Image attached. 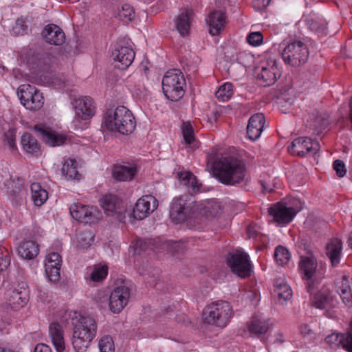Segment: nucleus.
<instances>
[{"instance_id":"nucleus-30","label":"nucleus","mask_w":352,"mask_h":352,"mask_svg":"<svg viewBox=\"0 0 352 352\" xmlns=\"http://www.w3.org/2000/svg\"><path fill=\"white\" fill-rule=\"evenodd\" d=\"M148 199H151L152 197L146 196V198H140L137 201L133 210V215L135 219H144L153 210L151 209L150 201Z\"/></svg>"},{"instance_id":"nucleus-41","label":"nucleus","mask_w":352,"mask_h":352,"mask_svg":"<svg viewBox=\"0 0 352 352\" xmlns=\"http://www.w3.org/2000/svg\"><path fill=\"white\" fill-rule=\"evenodd\" d=\"M233 86L232 83L226 82L221 85L216 91L215 96L222 102L228 100L233 94Z\"/></svg>"},{"instance_id":"nucleus-11","label":"nucleus","mask_w":352,"mask_h":352,"mask_svg":"<svg viewBox=\"0 0 352 352\" xmlns=\"http://www.w3.org/2000/svg\"><path fill=\"white\" fill-rule=\"evenodd\" d=\"M5 186L14 206L20 207L25 202L28 190L23 178L11 176L5 182Z\"/></svg>"},{"instance_id":"nucleus-55","label":"nucleus","mask_w":352,"mask_h":352,"mask_svg":"<svg viewBox=\"0 0 352 352\" xmlns=\"http://www.w3.org/2000/svg\"><path fill=\"white\" fill-rule=\"evenodd\" d=\"M15 137V129H10L4 133V142L10 146V148H14L16 147Z\"/></svg>"},{"instance_id":"nucleus-59","label":"nucleus","mask_w":352,"mask_h":352,"mask_svg":"<svg viewBox=\"0 0 352 352\" xmlns=\"http://www.w3.org/2000/svg\"><path fill=\"white\" fill-rule=\"evenodd\" d=\"M271 0H254L253 7L257 11H261L265 9L270 4Z\"/></svg>"},{"instance_id":"nucleus-61","label":"nucleus","mask_w":352,"mask_h":352,"mask_svg":"<svg viewBox=\"0 0 352 352\" xmlns=\"http://www.w3.org/2000/svg\"><path fill=\"white\" fill-rule=\"evenodd\" d=\"M300 333L304 336H309L314 334L313 330L310 328V327L307 324H304L300 326Z\"/></svg>"},{"instance_id":"nucleus-18","label":"nucleus","mask_w":352,"mask_h":352,"mask_svg":"<svg viewBox=\"0 0 352 352\" xmlns=\"http://www.w3.org/2000/svg\"><path fill=\"white\" fill-rule=\"evenodd\" d=\"M28 293L26 283L19 284L17 287L9 291L7 294L9 305L15 310L23 307L28 301Z\"/></svg>"},{"instance_id":"nucleus-7","label":"nucleus","mask_w":352,"mask_h":352,"mask_svg":"<svg viewBox=\"0 0 352 352\" xmlns=\"http://www.w3.org/2000/svg\"><path fill=\"white\" fill-rule=\"evenodd\" d=\"M226 263L231 272L241 278L250 276L252 272V265L249 255L239 250L228 252Z\"/></svg>"},{"instance_id":"nucleus-58","label":"nucleus","mask_w":352,"mask_h":352,"mask_svg":"<svg viewBox=\"0 0 352 352\" xmlns=\"http://www.w3.org/2000/svg\"><path fill=\"white\" fill-rule=\"evenodd\" d=\"M351 288L349 281V277L342 276L340 280L337 282V292L346 290Z\"/></svg>"},{"instance_id":"nucleus-12","label":"nucleus","mask_w":352,"mask_h":352,"mask_svg":"<svg viewBox=\"0 0 352 352\" xmlns=\"http://www.w3.org/2000/svg\"><path fill=\"white\" fill-rule=\"evenodd\" d=\"M131 295V289L127 282H122L111 292L109 296V309L113 314H119L126 306Z\"/></svg>"},{"instance_id":"nucleus-50","label":"nucleus","mask_w":352,"mask_h":352,"mask_svg":"<svg viewBox=\"0 0 352 352\" xmlns=\"http://www.w3.org/2000/svg\"><path fill=\"white\" fill-rule=\"evenodd\" d=\"M45 273L52 282H56L60 279V266L45 265Z\"/></svg>"},{"instance_id":"nucleus-22","label":"nucleus","mask_w":352,"mask_h":352,"mask_svg":"<svg viewBox=\"0 0 352 352\" xmlns=\"http://www.w3.org/2000/svg\"><path fill=\"white\" fill-rule=\"evenodd\" d=\"M100 203L104 212L108 216L121 214L124 210L122 201L115 195H104L100 199Z\"/></svg>"},{"instance_id":"nucleus-51","label":"nucleus","mask_w":352,"mask_h":352,"mask_svg":"<svg viewBox=\"0 0 352 352\" xmlns=\"http://www.w3.org/2000/svg\"><path fill=\"white\" fill-rule=\"evenodd\" d=\"M28 30L26 19L21 17L16 19L12 28V33L15 35H23Z\"/></svg>"},{"instance_id":"nucleus-46","label":"nucleus","mask_w":352,"mask_h":352,"mask_svg":"<svg viewBox=\"0 0 352 352\" xmlns=\"http://www.w3.org/2000/svg\"><path fill=\"white\" fill-rule=\"evenodd\" d=\"M93 235L90 232H80L77 234V242L78 245L82 248H85L91 245L93 241Z\"/></svg>"},{"instance_id":"nucleus-37","label":"nucleus","mask_w":352,"mask_h":352,"mask_svg":"<svg viewBox=\"0 0 352 352\" xmlns=\"http://www.w3.org/2000/svg\"><path fill=\"white\" fill-rule=\"evenodd\" d=\"M274 294L278 296L279 300L283 304L285 301L290 299L292 296V292L291 287L286 283L281 281H276L274 284Z\"/></svg>"},{"instance_id":"nucleus-3","label":"nucleus","mask_w":352,"mask_h":352,"mask_svg":"<svg viewBox=\"0 0 352 352\" xmlns=\"http://www.w3.org/2000/svg\"><path fill=\"white\" fill-rule=\"evenodd\" d=\"M72 345L76 352H85L97 333V322L89 316H80L73 322Z\"/></svg>"},{"instance_id":"nucleus-36","label":"nucleus","mask_w":352,"mask_h":352,"mask_svg":"<svg viewBox=\"0 0 352 352\" xmlns=\"http://www.w3.org/2000/svg\"><path fill=\"white\" fill-rule=\"evenodd\" d=\"M62 174L67 179H80V175L79 174L76 162L72 159H67L65 161L62 169Z\"/></svg>"},{"instance_id":"nucleus-45","label":"nucleus","mask_w":352,"mask_h":352,"mask_svg":"<svg viewBox=\"0 0 352 352\" xmlns=\"http://www.w3.org/2000/svg\"><path fill=\"white\" fill-rule=\"evenodd\" d=\"M184 140L187 144H190L195 140L194 128L190 122H184L182 126Z\"/></svg>"},{"instance_id":"nucleus-13","label":"nucleus","mask_w":352,"mask_h":352,"mask_svg":"<svg viewBox=\"0 0 352 352\" xmlns=\"http://www.w3.org/2000/svg\"><path fill=\"white\" fill-rule=\"evenodd\" d=\"M72 217L78 221L85 223H92L102 217L101 212L94 206L74 204L69 207Z\"/></svg>"},{"instance_id":"nucleus-35","label":"nucleus","mask_w":352,"mask_h":352,"mask_svg":"<svg viewBox=\"0 0 352 352\" xmlns=\"http://www.w3.org/2000/svg\"><path fill=\"white\" fill-rule=\"evenodd\" d=\"M32 199L36 206H42L48 199L47 191L39 183H33L30 186Z\"/></svg>"},{"instance_id":"nucleus-49","label":"nucleus","mask_w":352,"mask_h":352,"mask_svg":"<svg viewBox=\"0 0 352 352\" xmlns=\"http://www.w3.org/2000/svg\"><path fill=\"white\" fill-rule=\"evenodd\" d=\"M109 296L108 292L104 289L97 290L94 294V301L100 308L104 307L107 303L109 304Z\"/></svg>"},{"instance_id":"nucleus-26","label":"nucleus","mask_w":352,"mask_h":352,"mask_svg":"<svg viewBox=\"0 0 352 352\" xmlns=\"http://www.w3.org/2000/svg\"><path fill=\"white\" fill-rule=\"evenodd\" d=\"M49 334L57 352H63L65 347L63 329L58 322H52L49 327Z\"/></svg>"},{"instance_id":"nucleus-39","label":"nucleus","mask_w":352,"mask_h":352,"mask_svg":"<svg viewBox=\"0 0 352 352\" xmlns=\"http://www.w3.org/2000/svg\"><path fill=\"white\" fill-rule=\"evenodd\" d=\"M306 24L311 31L315 32L319 36H326L329 34L328 28L323 22L309 18L306 20Z\"/></svg>"},{"instance_id":"nucleus-19","label":"nucleus","mask_w":352,"mask_h":352,"mask_svg":"<svg viewBox=\"0 0 352 352\" xmlns=\"http://www.w3.org/2000/svg\"><path fill=\"white\" fill-rule=\"evenodd\" d=\"M195 12L192 8H183L174 19L175 28L182 37L190 33Z\"/></svg>"},{"instance_id":"nucleus-54","label":"nucleus","mask_w":352,"mask_h":352,"mask_svg":"<svg viewBox=\"0 0 352 352\" xmlns=\"http://www.w3.org/2000/svg\"><path fill=\"white\" fill-rule=\"evenodd\" d=\"M61 256L56 252H52L47 256L45 265L61 266Z\"/></svg>"},{"instance_id":"nucleus-63","label":"nucleus","mask_w":352,"mask_h":352,"mask_svg":"<svg viewBox=\"0 0 352 352\" xmlns=\"http://www.w3.org/2000/svg\"><path fill=\"white\" fill-rule=\"evenodd\" d=\"M284 340H285L283 333H278L276 335V338L274 340L275 343L282 344L284 342Z\"/></svg>"},{"instance_id":"nucleus-57","label":"nucleus","mask_w":352,"mask_h":352,"mask_svg":"<svg viewBox=\"0 0 352 352\" xmlns=\"http://www.w3.org/2000/svg\"><path fill=\"white\" fill-rule=\"evenodd\" d=\"M342 300V302L348 307L352 306V293H351V289H349L346 290H343L341 292H338Z\"/></svg>"},{"instance_id":"nucleus-42","label":"nucleus","mask_w":352,"mask_h":352,"mask_svg":"<svg viewBox=\"0 0 352 352\" xmlns=\"http://www.w3.org/2000/svg\"><path fill=\"white\" fill-rule=\"evenodd\" d=\"M290 257L291 255L289 252L283 246L279 245L275 249L274 258L279 265L287 264L289 262Z\"/></svg>"},{"instance_id":"nucleus-10","label":"nucleus","mask_w":352,"mask_h":352,"mask_svg":"<svg viewBox=\"0 0 352 352\" xmlns=\"http://www.w3.org/2000/svg\"><path fill=\"white\" fill-rule=\"evenodd\" d=\"M17 94L21 104L28 109L37 111L44 104L42 93L31 85L23 84L20 85L17 89Z\"/></svg>"},{"instance_id":"nucleus-23","label":"nucleus","mask_w":352,"mask_h":352,"mask_svg":"<svg viewBox=\"0 0 352 352\" xmlns=\"http://www.w3.org/2000/svg\"><path fill=\"white\" fill-rule=\"evenodd\" d=\"M265 124V116L258 113L252 116L247 126V135L252 140H257L263 131Z\"/></svg>"},{"instance_id":"nucleus-27","label":"nucleus","mask_w":352,"mask_h":352,"mask_svg":"<svg viewBox=\"0 0 352 352\" xmlns=\"http://www.w3.org/2000/svg\"><path fill=\"white\" fill-rule=\"evenodd\" d=\"M307 123L310 128L320 133L325 129L329 124L328 116L324 113H320L317 111H313L309 114Z\"/></svg>"},{"instance_id":"nucleus-16","label":"nucleus","mask_w":352,"mask_h":352,"mask_svg":"<svg viewBox=\"0 0 352 352\" xmlns=\"http://www.w3.org/2000/svg\"><path fill=\"white\" fill-rule=\"evenodd\" d=\"M269 213L276 222L287 224L293 220L297 211L292 207H287L284 203L278 202L269 208Z\"/></svg>"},{"instance_id":"nucleus-31","label":"nucleus","mask_w":352,"mask_h":352,"mask_svg":"<svg viewBox=\"0 0 352 352\" xmlns=\"http://www.w3.org/2000/svg\"><path fill=\"white\" fill-rule=\"evenodd\" d=\"M39 252L38 244L33 241H25L18 248L19 254L23 258L32 260L36 257Z\"/></svg>"},{"instance_id":"nucleus-43","label":"nucleus","mask_w":352,"mask_h":352,"mask_svg":"<svg viewBox=\"0 0 352 352\" xmlns=\"http://www.w3.org/2000/svg\"><path fill=\"white\" fill-rule=\"evenodd\" d=\"M118 16L120 20L127 22L131 21L135 17L133 8L128 3L124 4L118 11Z\"/></svg>"},{"instance_id":"nucleus-44","label":"nucleus","mask_w":352,"mask_h":352,"mask_svg":"<svg viewBox=\"0 0 352 352\" xmlns=\"http://www.w3.org/2000/svg\"><path fill=\"white\" fill-rule=\"evenodd\" d=\"M151 239H138L134 241L133 247L135 254L140 255L142 252L152 249Z\"/></svg>"},{"instance_id":"nucleus-25","label":"nucleus","mask_w":352,"mask_h":352,"mask_svg":"<svg viewBox=\"0 0 352 352\" xmlns=\"http://www.w3.org/2000/svg\"><path fill=\"white\" fill-rule=\"evenodd\" d=\"M21 145L27 155L38 157L41 154V145L31 133H25L22 135Z\"/></svg>"},{"instance_id":"nucleus-34","label":"nucleus","mask_w":352,"mask_h":352,"mask_svg":"<svg viewBox=\"0 0 352 352\" xmlns=\"http://www.w3.org/2000/svg\"><path fill=\"white\" fill-rule=\"evenodd\" d=\"M179 179L182 185L188 188V195H192V193H197L199 192L200 186L198 184L196 177L191 173H180L179 174Z\"/></svg>"},{"instance_id":"nucleus-40","label":"nucleus","mask_w":352,"mask_h":352,"mask_svg":"<svg viewBox=\"0 0 352 352\" xmlns=\"http://www.w3.org/2000/svg\"><path fill=\"white\" fill-rule=\"evenodd\" d=\"M331 298L327 291H320L314 296L312 303L318 309H324L329 304Z\"/></svg>"},{"instance_id":"nucleus-38","label":"nucleus","mask_w":352,"mask_h":352,"mask_svg":"<svg viewBox=\"0 0 352 352\" xmlns=\"http://www.w3.org/2000/svg\"><path fill=\"white\" fill-rule=\"evenodd\" d=\"M199 216L202 215L206 217H213L218 214L221 210L219 204L216 201H208L204 205L199 203Z\"/></svg>"},{"instance_id":"nucleus-32","label":"nucleus","mask_w":352,"mask_h":352,"mask_svg":"<svg viewBox=\"0 0 352 352\" xmlns=\"http://www.w3.org/2000/svg\"><path fill=\"white\" fill-rule=\"evenodd\" d=\"M270 328L269 322L258 317H252L250 322L248 324L250 333L258 338L266 333Z\"/></svg>"},{"instance_id":"nucleus-9","label":"nucleus","mask_w":352,"mask_h":352,"mask_svg":"<svg viewBox=\"0 0 352 352\" xmlns=\"http://www.w3.org/2000/svg\"><path fill=\"white\" fill-rule=\"evenodd\" d=\"M306 255H301L299 262V268L303 274L302 278L307 280L306 288L307 292L311 293L314 288V275L318 266L316 258L314 257L313 250L309 245L304 244Z\"/></svg>"},{"instance_id":"nucleus-52","label":"nucleus","mask_w":352,"mask_h":352,"mask_svg":"<svg viewBox=\"0 0 352 352\" xmlns=\"http://www.w3.org/2000/svg\"><path fill=\"white\" fill-rule=\"evenodd\" d=\"M10 264L8 251L3 246H0V272L8 268Z\"/></svg>"},{"instance_id":"nucleus-48","label":"nucleus","mask_w":352,"mask_h":352,"mask_svg":"<svg viewBox=\"0 0 352 352\" xmlns=\"http://www.w3.org/2000/svg\"><path fill=\"white\" fill-rule=\"evenodd\" d=\"M99 349L100 352H114V344L111 336H103L99 341Z\"/></svg>"},{"instance_id":"nucleus-4","label":"nucleus","mask_w":352,"mask_h":352,"mask_svg":"<svg viewBox=\"0 0 352 352\" xmlns=\"http://www.w3.org/2000/svg\"><path fill=\"white\" fill-rule=\"evenodd\" d=\"M199 202L192 195L173 198L170 206V218L177 224L199 218Z\"/></svg>"},{"instance_id":"nucleus-15","label":"nucleus","mask_w":352,"mask_h":352,"mask_svg":"<svg viewBox=\"0 0 352 352\" xmlns=\"http://www.w3.org/2000/svg\"><path fill=\"white\" fill-rule=\"evenodd\" d=\"M112 58L117 62L115 67L119 69H126L133 63L135 58L133 50L121 43H117L111 52Z\"/></svg>"},{"instance_id":"nucleus-24","label":"nucleus","mask_w":352,"mask_h":352,"mask_svg":"<svg viewBox=\"0 0 352 352\" xmlns=\"http://www.w3.org/2000/svg\"><path fill=\"white\" fill-rule=\"evenodd\" d=\"M137 173V167L133 164H116L112 169L113 177L120 182L131 181Z\"/></svg>"},{"instance_id":"nucleus-33","label":"nucleus","mask_w":352,"mask_h":352,"mask_svg":"<svg viewBox=\"0 0 352 352\" xmlns=\"http://www.w3.org/2000/svg\"><path fill=\"white\" fill-rule=\"evenodd\" d=\"M341 250L342 241L338 239H331L327 245V254L333 266L340 263Z\"/></svg>"},{"instance_id":"nucleus-53","label":"nucleus","mask_w":352,"mask_h":352,"mask_svg":"<svg viewBox=\"0 0 352 352\" xmlns=\"http://www.w3.org/2000/svg\"><path fill=\"white\" fill-rule=\"evenodd\" d=\"M263 36L260 32H254L250 33L247 36V41L252 46H258L261 44Z\"/></svg>"},{"instance_id":"nucleus-47","label":"nucleus","mask_w":352,"mask_h":352,"mask_svg":"<svg viewBox=\"0 0 352 352\" xmlns=\"http://www.w3.org/2000/svg\"><path fill=\"white\" fill-rule=\"evenodd\" d=\"M108 268L107 266L95 267L91 274L90 278L94 282L102 281L107 276Z\"/></svg>"},{"instance_id":"nucleus-62","label":"nucleus","mask_w":352,"mask_h":352,"mask_svg":"<svg viewBox=\"0 0 352 352\" xmlns=\"http://www.w3.org/2000/svg\"><path fill=\"white\" fill-rule=\"evenodd\" d=\"M34 352H52V350L47 344L41 343L35 346Z\"/></svg>"},{"instance_id":"nucleus-6","label":"nucleus","mask_w":352,"mask_h":352,"mask_svg":"<svg viewBox=\"0 0 352 352\" xmlns=\"http://www.w3.org/2000/svg\"><path fill=\"white\" fill-rule=\"evenodd\" d=\"M186 79L179 69H171L166 72L162 79V90L167 99L178 101L185 94Z\"/></svg>"},{"instance_id":"nucleus-8","label":"nucleus","mask_w":352,"mask_h":352,"mask_svg":"<svg viewBox=\"0 0 352 352\" xmlns=\"http://www.w3.org/2000/svg\"><path fill=\"white\" fill-rule=\"evenodd\" d=\"M309 54L307 46L300 41H295L284 47L281 55L286 64L299 67L307 62Z\"/></svg>"},{"instance_id":"nucleus-2","label":"nucleus","mask_w":352,"mask_h":352,"mask_svg":"<svg viewBox=\"0 0 352 352\" xmlns=\"http://www.w3.org/2000/svg\"><path fill=\"white\" fill-rule=\"evenodd\" d=\"M102 126L109 131L129 135L135 130L136 122L129 109L119 106L114 111L108 110L106 112Z\"/></svg>"},{"instance_id":"nucleus-56","label":"nucleus","mask_w":352,"mask_h":352,"mask_svg":"<svg viewBox=\"0 0 352 352\" xmlns=\"http://www.w3.org/2000/svg\"><path fill=\"white\" fill-rule=\"evenodd\" d=\"M333 168L339 177H342L346 173L345 164L343 161L336 160L333 162Z\"/></svg>"},{"instance_id":"nucleus-1","label":"nucleus","mask_w":352,"mask_h":352,"mask_svg":"<svg viewBox=\"0 0 352 352\" xmlns=\"http://www.w3.org/2000/svg\"><path fill=\"white\" fill-rule=\"evenodd\" d=\"M212 170L214 177L226 186H236L246 181L245 164L236 157H221L215 160Z\"/></svg>"},{"instance_id":"nucleus-17","label":"nucleus","mask_w":352,"mask_h":352,"mask_svg":"<svg viewBox=\"0 0 352 352\" xmlns=\"http://www.w3.org/2000/svg\"><path fill=\"white\" fill-rule=\"evenodd\" d=\"M33 129L37 135L50 146H58L65 142L66 139L63 135L57 133L45 124H36Z\"/></svg>"},{"instance_id":"nucleus-29","label":"nucleus","mask_w":352,"mask_h":352,"mask_svg":"<svg viewBox=\"0 0 352 352\" xmlns=\"http://www.w3.org/2000/svg\"><path fill=\"white\" fill-rule=\"evenodd\" d=\"M208 23L210 27V34L212 36L218 35L226 23L225 14L221 11L211 12Z\"/></svg>"},{"instance_id":"nucleus-28","label":"nucleus","mask_w":352,"mask_h":352,"mask_svg":"<svg viewBox=\"0 0 352 352\" xmlns=\"http://www.w3.org/2000/svg\"><path fill=\"white\" fill-rule=\"evenodd\" d=\"M279 76L280 74L276 67H263L261 70L257 74V80L261 86L269 87L274 85Z\"/></svg>"},{"instance_id":"nucleus-60","label":"nucleus","mask_w":352,"mask_h":352,"mask_svg":"<svg viewBox=\"0 0 352 352\" xmlns=\"http://www.w3.org/2000/svg\"><path fill=\"white\" fill-rule=\"evenodd\" d=\"M186 248V243L182 241H173L170 243V250L175 252H182Z\"/></svg>"},{"instance_id":"nucleus-20","label":"nucleus","mask_w":352,"mask_h":352,"mask_svg":"<svg viewBox=\"0 0 352 352\" xmlns=\"http://www.w3.org/2000/svg\"><path fill=\"white\" fill-rule=\"evenodd\" d=\"M72 104L76 116L82 120H89L95 113V106L93 100L88 96L74 98Z\"/></svg>"},{"instance_id":"nucleus-5","label":"nucleus","mask_w":352,"mask_h":352,"mask_svg":"<svg viewBox=\"0 0 352 352\" xmlns=\"http://www.w3.org/2000/svg\"><path fill=\"white\" fill-rule=\"evenodd\" d=\"M233 314L232 308L226 301H217L208 305L204 310L203 317L207 324L225 327Z\"/></svg>"},{"instance_id":"nucleus-21","label":"nucleus","mask_w":352,"mask_h":352,"mask_svg":"<svg viewBox=\"0 0 352 352\" xmlns=\"http://www.w3.org/2000/svg\"><path fill=\"white\" fill-rule=\"evenodd\" d=\"M41 35L46 43L50 45H61L65 41V34L63 30L54 23L45 25Z\"/></svg>"},{"instance_id":"nucleus-14","label":"nucleus","mask_w":352,"mask_h":352,"mask_svg":"<svg viewBox=\"0 0 352 352\" xmlns=\"http://www.w3.org/2000/svg\"><path fill=\"white\" fill-rule=\"evenodd\" d=\"M320 150L318 142L308 137H300L293 140L288 151L293 155L304 157L307 154H316Z\"/></svg>"},{"instance_id":"nucleus-64","label":"nucleus","mask_w":352,"mask_h":352,"mask_svg":"<svg viewBox=\"0 0 352 352\" xmlns=\"http://www.w3.org/2000/svg\"><path fill=\"white\" fill-rule=\"evenodd\" d=\"M40 59H42L43 60V63L45 65L47 64V60H50L49 55L47 53H43L40 55Z\"/></svg>"}]
</instances>
